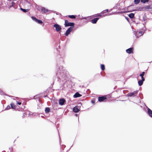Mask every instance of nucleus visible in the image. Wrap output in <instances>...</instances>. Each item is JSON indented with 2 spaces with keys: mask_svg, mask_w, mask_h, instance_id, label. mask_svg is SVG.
<instances>
[{
  "mask_svg": "<svg viewBox=\"0 0 152 152\" xmlns=\"http://www.w3.org/2000/svg\"><path fill=\"white\" fill-rule=\"evenodd\" d=\"M64 25L65 27L68 26H73L75 25V23L72 22H69L67 20H65Z\"/></svg>",
  "mask_w": 152,
  "mask_h": 152,
  "instance_id": "1",
  "label": "nucleus"
},
{
  "mask_svg": "<svg viewBox=\"0 0 152 152\" xmlns=\"http://www.w3.org/2000/svg\"><path fill=\"white\" fill-rule=\"evenodd\" d=\"M107 96H99L98 97V101L99 102L106 101V100L107 99Z\"/></svg>",
  "mask_w": 152,
  "mask_h": 152,
  "instance_id": "2",
  "label": "nucleus"
},
{
  "mask_svg": "<svg viewBox=\"0 0 152 152\" xmlns=\"http://www.w3.org/2000/svg\"><path fill=\"white\" fill-rule=\"evenodd\" d=\"M73 27H70L68 29L66 30L65 33V35L66 36H68L70 33L72 31L73 29Z\"/></svg>",
  "mask_w": 152,
  "mask_h": 152,
  "instance_id": "3",
  "label": "nucleus"
},
{
  "mask_svg": "<svg viewBox=\"0 0 152 152\" xmlns=\"http://www.w3.org/2000/svg\"><path fill=\"white\" fill-rule=\"evenodd\" d=\"M53 27L55 28L57 32L59 31L61 29V26L58 24H54Z\"/></svg>",
  "mask_w": 152,
  "mask_h": 152,
  "instance_id": "4",
  "label": "nucleus"
},
{
  "mask_svg": "<svg viewBox=\"0 0 152 152\" xmlns=\"http://www.w3.org/2000/svg\"><path fill=\"white\" fill-rule=\"evenodd\" d=\"M137 92L136 91H134L133 92L129 93L127 94V96L129 97L135 96L137 95Z\"/></svg>",
  "mask_w": 152,
  "mask_h": 152,
  "instance_id": "5",
  "label": "nucleus"
},
{
  "mask_svg": "<svg viewBox=\"0 0 152 152\" xmlns=\"http://www.w3.org/2000/svg\"><path fill=\"white\" fill-rule=\"evenodd\" d=\"M133 48H129L126 50V52L129 54L133 53Z\"/></svg>",
  "mask_w": 152,
  "mask_h": 152,
  "instance_id": "6",
  "label": "nucleus"
},
{
  "mask_svg": "<svg viewBox=\"0 0 152 152\" xmlns=\"http://www.w3.org/2000/svg\"><path fill=\"white\" fill-rule=\"evenodd\" d=\"M108 10L107 9L104 10L101 12V14L102 15H103V16H105L107 15V13L108 12Z\"/></svg>",
  "mask_w": 152,
  "mask_h": 152,
  "instance_id": "7",
  "label": "nucleus"
},
{
  "mask_svg": "<svg viewBox=\"0 0 152 152\" xmlns=\"http://www.w3.org/2000/svg\"><path fill=\"white\" fill-rule=\"evenodd\" d=\"M65 102V100L64 99H61L59 101V104L61 105H63Z\"/></svg>",
  "mask_w": 152,
  "mask_h": 152,
  "instance_id": "8",
  "label": "nucleus"
},
{
  "mask_svg": "<svg viewBox=\"0 0 152 152\" xmlns=\"http://www.w3.org/2000/svg\"><path fill=\"white\" fill-rule=\"evenodd\" d=\"M99 18H96L93 19L91 20V22L94 24L96 23L97 21L99 19Z\"/></svg>",
  "mask_w": 152,
  "mask_h": 152,
  "instance_id": "9",
  "label": "nucleus"
},
{
  "mask_svg": "<svg viewBox=\"0 0 152 152\" xmlns=\"http://www.w3.org/2000/svg\"><path fill=\"white\" fill-rule=\"evenodd\" d=\"M41 10L42 12L44 13H47L49 11L48 10L45 9L44 7H42L41 8Z\"/></svg>",
  "mask_w": 152,
  "mask_h": 152,
  "instance_id": "10",
  "label": "nucleus"
},
{
  "mask_svg": "<svg viewBox=\"0 0 152 152\" xmlns=\"http://www.w3.org/2000/svg\"><path fill=\"white\" fill-rule=\"evenodd\" d=\"M73 111L75 113H77L79 111L78 107L77 106H75L73 108Z\"/></svg>",
  "mask_w": 152,
  "mask_h": 152,
  "instance_id": "11",
  "label": "nucleus"
},
{
  "mask_svg": "<svg viewBox=\"0 0 152 152\" xmlns=\"http://www.w3.org/2000/svg\"><path fill=\"white\" fill-rule=\"evenodd\" d=\"M148 113L151 117L152 118V111L149 108L148 109Z\"/></svg>",
  "mask_w": 152,
  "mask_h": 152,
  "instance_id": "12",
  "label": "nucleus"
},
{
  "mask_svg": "<svg viewBox=\"0 0 152 152\" xmlns=\"http://www.w3.org/2000/svg\"><path fill=\"white\" fill-rule=\"evenodd\" d=\"M82 96V95L80 94L78 92H76L74 95V96L75 98L80 97Z\"/></svg>",
  "mask_w": 152,
  "mask_h": 152,
  "instance_id": "13",
  "label": "nucleus"
},
{
  "mask_svg": "<svg viewBox=\"0 0 152 152\" xmlns=\"http://www.w3.org/2000/svg\"><path fill=\"white\" fill-rule=\"evenodd\" d=\"M94 17H103V15H102L101 13L100 14H96L94 15Z\"/></svg>",
  "mask_w": 152,
  "mask_h": 152,
  "instance_id": "14",
  "label": "nucleus"
},
{
  "mask_svg": "<svg viewBox=\"0 0 152 152\" xmlns=\"http://www.w3.org/2000/svg\"><path fill=\"white\" fill-rule=\"evenodd\" d=\"M11 107L13 109H15L16 106L14 104V103H11L10 104Z\"/></svg>",
  "mask_w": 152,
  "mask_h": 152,
  "instance_id": "15",
  "label": "nucleus"
},
{
  "mask_svg": "<svg viewBox=\"0 0 152 152\" xmlns=\"http://www.w3.org/2000/svg\"><path fill=\"white\" fill-rule=\"evenodd\" d=\"M134 15L133 13H131L129 14V17L131 18H133L134 17Z\"/></svg>",
  "mask_w": 152,
  "mask_h": 152,
  "instance_id": "16",
  "label": "nucleus"
},
{
  "mask_svg": "<svg viewBox=\"0 0 152 152\" xmlns=\"http://www.w3.org/2000/svg\"><path fill=\"white\" fill-rule=\"evenodd\" d=\"M143 81L141 80H139L138 82V84L140 86H142L143 84Z\"/></svg>",
  "mask_w": 152,
  "mask_h": 152,
  "instance_id": "17",
  "label": "nucleus"
},
{
  "mask_svg": "<svg viewBox=\"0 0 152 152\" xmlns=\"http://www.w3.org/2000/svg\"><path fill=\"white\" fill-rule=\"evenodd\" d=\"M20 10L24 12H27L29 10V9H23L22 8H20Z\"/></svg>",
  "mask_w": 152,
  "mask_h": 152,
  "instance_id": "18",
  "label": "nucleus"
},
{
  "mask_svg": "<svg viewBox=\"0 0 152 152\" xmlns=\"http://www.w3.org/2000/svg\"><path fill=\"white\" fill-rule=\"evenodd\" d=\"M67 16L69 18L72 19H75L76 18V16L74 15H69Z\"/></svg>",
  "mask_w": 152,
  "mask_h": 152,
  "instance_id": "19",
  "label": "nucleus"
},
{
  "mask_svg": "<svg viewBox=\"0 0 152 152\" xmlns=\"http://www.w3.org/2000/svg\"><path fill=\"white\" fill-rule=\"evenodd\" d=\"M50 109L48 107H46L45 108V111L47 113H48L50 112Z\"/></svg>",
  "mask_w": 152,
  "mask_h": 152,
  "instance_id": "20",
  "label": "nucleus"
},
{
  "mask_svg": "<svg viewBox=\"0 0 152 152\" xmlns=\"http://www.w3.org/2000/svg\"><path fill=\"white\" fill-rule=\"evenodd\" d=\"M101 68L102 70L103 71L105 69V67L104 65V64H101Z\"/></svg>",
  "mask_w": 152,
  "mask_h": 152,
  "instance_id": "21",
  "label": "nucleus"
},
{
  "mask_svg": "<svg viewBox=\"0 0 152 152\" xmlns=\"http://www.w3.org/2000/svg\"><path fill=\"white\" fill-rule=\"evenodd\" d=\"M140 1V0H134V3L135 4H137L139 3Z\"/></svg>",
  "mask_w": 152,
  "mask_h": 152,
  "instance_id": "22",
  "label": "nucleus"
},
{
  "mask_svg": "<svg viewBox=\"0 0 152 152\" xmlns=\"http://www.w3.org/2000/svg\"><path fill=\"white\" fill-rule=\"evenodd\" d=\"M36 21L37 23H39V24H42L43 23L42 21H41V20H39L38 19Z\"/></svg>",
  "mask_w": 152,
  "mask_h": 152,
  "instance_id": "23",
  "label": "nucleus"
},
{
  "mask_svg": "<svg viewBox=\"0 0 152 152\" xmlns=\"http://www.w3.org/2000/svg\"><path fill=\"white\" fill-rule=\"evenodd\" d=\"M149 0H141V1L143 3L147 2L149 1Z\"/></svg>",
  "mask_w": 152,
  "mask_h": 152,
  "instance_id": "24",
  "label": "nucleus"
},
{
  "mask_svg": "<svg viewBox=\"0 0 152 152\" xmlns=\"http://www.w3.org/2000/svg\"><path fill=\"white\" fill-rule=\"evenodd\" d=\"M31 18H32V19L33 20H34L35 21H36L37 20V19L35 17H33V16H32L31 17Z\"/></svg>",
  "mask_w": 152,
  "mask_h": 152,
  "instance_id": "25",
  "label": "nucleus"
},
{
  "mask_svg": "<svg viewBox=\"0 0 152 152\" xmlns=\"http://www.w3.org/2000/svg\"><path fill=\"white\" fill-rule=\"evenodd\" d=\"M11 107L10 105H8L6 107V109L7 110L10 109L11 108Z\"/></svg>",
  "mask_w": 152,
  "mask_h": 152,
  "instance_id": "26",
  "label": "nucleus"
},
{
  "mask_svg": "<svg viewBox=\"0 0 152 152\" xmlns=\"http://www.w3.org/2000/svg\"><path fill=\"white\" fill-rule=\"evenodd\" d=\"M138 34H140V36L142 35L143 34V32L142 31H140L139 32Z\"/></svg>",
  "mask_w": 152,
  "mask_h": 152,
  "instance_id": "27",
  "label": "nucleus"
},
{
  "mask_svg": "<svg viewBox=\"0 0 152 152\" xmlns=\"http://www.w3.org/2000/svg\"><path fill=\"white\" fill-rule=\"evenodd\" d=\"M17 104L18 105H20L21 104V102H18V101H16Z\"/></svg>",
  "mask_w": 152,
  "mask_h": 152,
  "instance_id": "28",
  "label": "nucleus"
},
{
  "mask_svg": "<svg viewBox=\"0 0 152 152\" xmlns=\"http://www.w3.org/2000/svg\"><path fill=\"white\" fill-rule=\"evenodd\" d=\"M141 78H142V80H142L143 81H144L145 80V78H144L143 76V77H141Z\"/></svg>",
  "mask_w": 152,
  "mask_h": 152,
  "instance_id": "29",
  "label": "nucleus"
},
{
  "mask_svg": "<svg viewBox=\"0 0 152 152\" xmlns=\"http://www.w3.org/2000/svg\"><path fill=\"white\" fill-rule=\"evenodd\" d=\"M12 6H14V4H15V3L14 2H13V1H12Z\"/></svg>",
  "mask_w": 152,
  "mask_h": 152,
  "instance_id": "30",
  "label": "nucleus"
},
{
  "mask_svg": "<svg viewBox=\"0 0 152 152\" xmlns=\"http://www.w3.org/2000/svg\"><path fill=\"white\" fill-rule=\"evenodd\" d=\"M144 75H143V74H142L141 73L140 75V76L141 77H143L144 76Z\"/></svg>",
  "mask_w": 152,
  "mask_h": 152,
  "instance_id": "31",
  "label": "nucleus"
},
{
  "mask_svg": "<svg viewBox=\"0 0 152 152\" xmlns=\"http://www.w3.org/2000/svg\"><path fill=\"white\" fill-rule=\"evenodd\" d=\"M142 74H143V75H144L145 74V72H142Z\"/></svg>",
  "mask_w": 152,
  "mask_h": 152,
  "instance_id": "32",
  "label": "nucleus"
},
{
  "mask_svg": "<svg viewBox=\"0 0 152 152\" xmlns=\"http://www.w3.org/2000/svg\"><path fill=\"white\" fill-rule=\"evenodd\" d=\"M92 103H94V102H94V101H92Z\"/></svg>",
  "mask_w": 152,
  "mask_h": 152,
  "instance_id": "33",
  "label": "nucleus"
},
{
  "mask_svg": "<svg viewBox=\"0 0 152 152\" xmlns=\"http://www.w3.org/2000/svg\"><path fill=\"white\" fill-rule=\"evenodd\" d=\"M126 20H127L128 21H129V19H128V18H126Z\"/></svg>",
  "mask_w": 152,
  "mask_h": 152,
  "instance_id": "34",
  "label": "nucleus"
}]
</instances>
